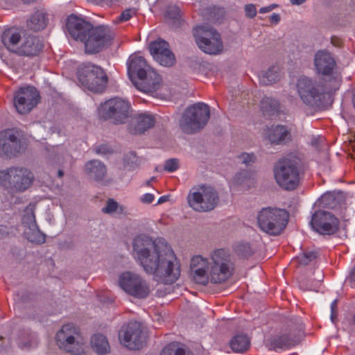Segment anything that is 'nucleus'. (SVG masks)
<instances>
[{
    "label": "nucleus",
    "instance_id": "obj_1",
    "mask_svg": "<svg viewBox=\"0 0 355 355\" xmlns=\"http://www.w3.org/2000/svg\"><path fill=\"white\" fill-rule=\"evenodd\" d=\"M132 255L144 270L157 282L172 284L180 276V264L173 250L148 236L140 234L134 239Z\"/></svg>",
    "mask_w": 355,
    "mask_h": 355
},
{
    "label": "nucleus",
    "instance_id": "obj_2",
    "mask_svg": "<svg viewBox=\"0 0 355 355\" xmlns=\"http://www.w3.org/2000/svg\"><path fill=\"white\" fill-rule=\"evenodd\" d=\"M191 274L194 281L206 285L225 282L232 273V263L229 254L223 249L214 250L209 257L194 256L190 263Z\"/></svg>",
    "mask_w": 355,
    "mask_h": 355
},
{
    "label": "nucleus",
    "instance_id": "obj_3",
    "mask_svg": "<svg viewBox=\"0 0 355 355\" xmlns=\"http://www.w3.org/2000/svg\"><path fill=\"white\" fill-rule=\"evenodd\" d=\"M66 26L70 35L83 43L88 53L99 52L110 45L114 37V33L110 26L101 25L94 27L89 22L74 15L68 17Z\"/></svg>",
    "mask_w": 355,
    "mask_h": 355
},
{
    "label": "nucleus",
    "instance_id": "obj_4",
    "mask_svg": "<svg viewBox=\"0 0 355 355\" xmlns=\"http://www.w3.org/2000/svg\"><path fill=\"white\" fill-rule=\"evenodd\" d=\"M127 65L129 76L137 75L139 78L135 83L139 90L153 94L162 86L160 76L147 64L143 57L132 55L128 60Z\"/></svg>",
    "mask_w": 355,
    "mask_h": 355
},
{
    "label": "nucleus",
    "instance_id": "obj_5",
    "mask_svg": "<svg viewBox=\"0 0 355 355\" xmlns=\"http://www.w3.org/2000/svg\"><path fill=\"white\" fill-rule=\"evenodd\" d=\"M55 342L58 347L71 355H82L85 352L87 340L80 329L72 324H66L56 333Z\"/></svg>",
    "mask_w": 355,
    "mask_h": 355
},
{
    "label": "nucleus",
    "instance_id": "obj_6",
    "mask_svg": "<svg viewBox=\"0 0 355 355\" xmlns=\"http://www.w3.org/2000/svg\"><path fill=\"white\" fill-rule=\"evenodd\" d=\"M300 159L291 155L281 159L274 169L277 183L286 190H292L299 184V166Z\"/></svg>",
    "mask_w": 355,
    "mask_h": 355
},
{
    "label": "nucleus",
    "instance_id": "obj_7",
    "mask_svg": "<svg viewBox=\"0 0 355 355\" xmlns=\"http://www.w3.org/2000/svg\"><path fill=\"white\" fill-rule=\"evenodd\" d=\"M329 84L323 85L315 78L308 76H300L296 83L297 94L301 101L309 106L317 105L321 101L322 95L330 94L334 91H328Z\"/></svg>",
    "mask_w": 355,
    "mask_h": 355
},
{
    "label": "nucleus",
    "instance_id": "obj_8",
    "mask_svg": "<svg viewBox=\"0 0 355 355\" xmlns=\"http://www.w3.org/2000/svg\"><path fill=\"white\" fill-rule=\"evenodd\" d=\"M314 67L317 74L328 78L326 82L329 84L328 91L339 89L342 78L336 69V63L333 55L324 50L318 51L315 54Z\"/></svg>",
    "mask_w": 355,
    "mask_h": 355
},
{
    "label": "nucleus",
    "instance_id": "obj_9",
    "mask_svg": "<svg viewBox=\"0 0 355 355\" xmlns=\"http://www.w3.org/2000/svg\"><path fill=\"white\" fill-rule=\"evenodd\" d=\"M210 117L209 106L204 103H197L187 108L180 121L181 130L191 134L201 130Z\"/></svg>",
    "mask_w": 355,
    "mask_h": 355
},
{
    "label": "nucleus",
    "instance_id": "obj_10",
    "mask_svg": "<svg viewBox=\"0 0 355 355\" xmlns=\"http://www.w3.org/2000/svg\"><path fill=\"white\" fill-rule=\"evenodd\" d=\"M288 214L284 209L265 207L258 214L257 223L260 229L270 234L278 235L286 227Z\"/></svg>",
    "mask_w": 355,
    "mask_h": 355
},
{
    "label": "nucleus",
    "instance_id": "obj_11",
    "mask_svg": "<svg viewBox=\"0 0 355 355\" xmlns=\"http://www.w3.org/2000/svg\"><path fill=\"white\" fill-rule=\"evenodd\" d=\"M33 178V173L24 167H10L0 171L1 184L12 191H24L32 184Z\"/></svg>",
    "mask_w": 355,
    "mask_h": 355
},
{
    "label": "nucleus",
    "instance_id": "obj_12",
    "mask_svg": "<svg viewBox=\"0 0 355 355\" xmlns=\"http://www.w3.org/2000/svg\"><path fill=\"white\" fill-rule=\"evenodd\" d=\"M78 78L84 87L96 93L103 92L107 83L103 69L91 63L84 64L79 68Z\"/></svg>",
    "mask_w": 355,
    "mask_h": 355
},
{
    "label": "nucleus",
    "instance_id": "obj_13",
    "mask_svg": "<svg viewBox=\"0 0 355 355\" xmlns=\"http://www.w3.org/2000/svg\"><path fill=\"white\" fill-rule=\"evenodd\" d=\"M118 284L126 294L135 298L144 299L150 293L148 282L140 275L134 272H121L119 276Z\"/></svg>",
    "mask_w": 355,
    "mask_h": 355
},
{
    "label": "nucleus",
    "instance_id": "obj_14",
    "mask_svg": "<svg viewBox=\"0 0 355 355\" xmlns=\"http://www.w3.org/2000/svg\"><path fill=\"white\" fill-rule=\"evenodd\" d=\"M194 36L198 47L208 54H216L223 50L220 36L209 26H198L194 30Z\"/></svg>",
    "mask_w": 355,
    "mask_h": 355
},
{
    "label": "nucleus",
    "instance_id": "obj_15",
    "mask_svg": "<svg viewBox=\"0 0 355 355\" xmlns=\"http://www.w3.org/2000/svg\"><path fill=\"white\" fill-rule=\"evenodd\" d=\"M130 103L122 98H112L102 103L98 109V114L104 119H112L115 123H123L128 117Z\"/></svg>",
    "mask_w": 355,
    "mask_h": 355
},
{
    "label": "nucleus",
    "instance_id": "obj_16",
    "mask_svg": "<svg viewBox=\"0 0 355 355\" xmlns=\"http://www.w3.org/2000/svg\"><path fill=\"white\" fill-rule=\"evenodd\" d=\"M189 206L197 211H209L217 205L218 196L214 188L200 187L196 191L190 193L187 198Z\"/></svg>",
    "mask_w": 355,
    "mask_h": 355
},
{
    "label": "nucleus",
    "instance_id": "obj_17",
    "mask_svg": "<svg viewBox=\"0 0 355 355\" xmlns=\"http://www.w3.org/2000/svg\"><path fill=\"white\" fill-rule=\"evenodd\" d=\"M26 142L17 131L6 130L0 132V155L15 156L25 150Z\"/></svg>",
    "mask_w": 355,
    "mask_h": 355
},
{
    "label": "nucleus",
    "instance_id": "obj_18",
    "mask_svg": "<svg viewBox=\"0 0 355 355\" xmlns=\"http://www.w3.org/2000/svg\"><path fill=\"white\" fill-rule=\"evenodd\" d=\"M120 343L130 349H139L146 343L140 322H130L119 332Z\"/></svg>",
    "mask_w": 355,
    "mask_h": 355
},
{
    "label": "nucleus",
    "instance_id": "obj_19",
    "mask_svg": "<svg viewBox=\"0 0 355 355\" xmlns=\"http://www.w3.org/2000/svg\"><path fill=\"white\" fill-rule=\"evenodd\" d=\"M37 90L31 86L21 87L15 94L14 105L21 114L28 113L39 102Z\"/></svg>",
    "mask_w": 355,
    "mask_h": 355
},
{
    "label": "nucleus",
    "instance_id": "obj_20",
    "mask_svg": "<svg viewBox=\"0 0 355 355\" xmlns=\"http://www.w3.org/2000/svg\"><path fill=\"white\" fill-rule=\"evenodd\" d=\"M22 224L24 227L25 237L31 243L42 244L46 241V236L38 228L34 213V206L30 205L24 211Z\"/></svg>",
    "mask_w": 355,
    "mask_h": 355
},
{
    "label": "nucleus",
    "instance_id": "obj_21",
    "mask_svg": "<svg viewBox=\"0 0 355 355\" xmlns=\"http://www.w3.org/2000/svg\"><path fill=\"white\" fill-rule=\"evenodd\" d=\"M311 225L321 234H331L337 230L338 221L331 213L318 211L312 216Z\"/></svg>",
    "mask_w": 355,
    "mask_h": 355
},
{
    "label": "nucleus",
    "instance_id": "obj_22",
    "mask_svg": "<svg viewBox=\"0 0 355 355\" xmlns=\"http://www.w3.org/2000/svg\"><path fill=\"white\" fill-rule=\"evenodd\" d=\"M149 49L153 58L161 65L170 67L174 64L175 56L166 41L158 39L152 42L150 44Z\"/></svg>",
    "mask_w": 355,
    "mask_h": 355
},
{
    "label": "nucleus",
    "instance_id": "obj_23",
    "mask_svg": "<svg viewBox=\"0 0 355 355\" xmlns=\"http://www.w3.org/2000/svg\"><path fill=\"white\" fill-rule=\"evenodd\" d=\"M155 124L153 116L147 112L134 114L130 121V130L135 134H141L152 128Z\"/></svg>",
    "mask_w": 355,
    "mask_h": 355
},
{
    "label": "nucleus",
    "instance_id": "obj_24",
    "mask_svg": "<svg viewBox=\"0 0 355 355\" xmlns=\"http://www.w3.org/2000/svg\"><path fill=\"white\" fill-rule=\"evenodd\" d=\"M40 40L34 36H28L18 48L17 53L27 56L37 55L42 49Z\"/></svg>",
    "mask_w": 355,
    "mask_h": 355
},
{
    "label": "nucleus",
    "instance_id": "obj_25",
    "mask_svg": "<svg viewBox=\"0 0 355 355\" xmlns=\"http://www.w3.org/2000/svg\"><path fill=\"white\" fill-rule=\"evenodd\" d=\"M20 40V33L14 28L5 30L1 35L3 44L8 51L12 52H17Z\"/></svg>",
    "mask_w": 355,
    "mask_h": 355
},
{
    "label": "nucleus",
    "instance_id": "obj_26",
    "mask_svg": "<svg viewBox=\"0 0 355 355\" xmlns=\"http://www.w3.org/2000/svg\"><path fill=\"white\" fill-rule=\"evenodd\" d=\"M254 173L249 171H239L232 177L230 182V187L232 189L239 187L249 188L253 183Z\"/></svg>",
    "mask_w": 355,
    "mask_h": 355
},
{
    "label": "nucleus",
    "instance_id": "obj_27",
    "mask_svg": "<svg viewBox=\"0 0 355 355\" xmlns=\"http://www.w3.org/2000/svg\"><path fill=\"white\" fill-rule=\"evenodd\" d=\"M85 171L91 178L96 181L103 180L107 172L105 165L96 159L87 162L85 164Z\"/></svg>",
    "mask_w": 355,
    "mask_h": 355
},
{
    "label": "nucleus",
    "instance_id": "obj_28",
    "mask_svg": "<svg viewBox=\"0 0 355 355\" xmlns=\"http://www.w3.org/2000/svg\"><path fill=\"white\" fill-rule=\"evenodd\" d=\"M267 137L272 143L279 144L290 139V132L286 126L277 125L268 129Z\"/></svg>",
    "mask_w": 355,
    "mask_h": 355
},
{
    "label": "nucleus",
    "instance_id": "obj_29",
    "mask_svg": "<svg viewBox=\"0 0 355 355\" xmlns=\"http://www.w3.org/2000/svg\"><path fill=\"white\" fill-rule=\"evenodd\" d=\"M90 343L93 350L98 355H104L110 352V347L107 338L97 334L92 336Z\"/></svg>",
    "mask_w": 355,
    "mask_h": 355
},
{
    "label": "nucleus",
    "instance_id": "obj_30",
    "mask_svg": "<svg viewBox=\"0 0 355 355\" xmlns=\"http://www.w3.org/2000/svg\"><path fill=\"white\" fill-rule=\"evenodd\" d=\"M250 345V338L244 334L236 335L230 341L232 349L237 353L245 352L249 349Z\"/></svg>",
    "mask_w": 355,
    "mask_h": 355
},
{
    "label": "nucleus",
    "instance_id": "obj_31",
    "mask_svg": "<svg viewBox=\"0 0 355 355\" xmlns=\"http://www.w3.org/2000/svg\"><path fill=\"white\" fill-rule=\"evenodd\" d=\"M280 72L278 67L273 66L267 71L261 72L259 82L264 85L273 84L280 79Z\"/></svg>",
    "mask_w": 355,
    "mask_h": 355
},
{
    "label": "nucleus",
    "instance_id": "obj_32",
    "mask_svg": "<svg viewBox=\"0 0 355 355\" xmlns=\"http://www.w3.org/2000/svg\"><path fill=\"white\" fill-rule=\"evenodd\" d=\"M105 214L115 215L117 216L127 215L128 211L125 207L119 204L113 199H109L106 205L102 209Z\"/></svg>",
    "mask_w": 355,
    "mask_h": 355
},
{
    "label": "nucleus",
    "instance_id": "obj_33",
    "mask_svg": "<svg viewBox=\"0 0 355 355\" xmlns=\"http://www.w3.org/2000/svg\"><path fill=\"white\" fill-rule=\"evenodd\" d=\"M46 25V15L42 12H35L27 22L28 27L35 31L44 29Z\"/></svg>",
    "mask_w": 355,
    "mask_h": 355
},
{
    "label": "nucleus",
    "instance_id": "obj_34",
    "mask_svg": "<svg viewBox=\"0 0 355 355\" xmlns=\"http://www.w3.org/2000/svg\"><path fill=\"white\" fill-rule=\"evenodd\" d=\"M37 343V338L33 333L28 334L27 336H23L18 340L19 347L24 350L32 349L36 347Z\"/></svg>",
    "mask_w": 355,
    "mask_h": 355
},
{
    "label": "nucleus",
    "instance_id": "obj_35",
    "mask_svg": "<svg viewBox=\"0 0 355 355\" xmlns=\"http://www.w3.org/2000/svg\"><path fill=\"white\" fill-rule=\"evenodd\" d=\"M279 107L278 101L270 96H264L260 103L261 110L269 114L277 111Z\"/></svg>",
    "mask_w": 355,
    "mask_h": 355
},
{
    "label": "nucleus",
    "instance_id": "obj_36",
    "mask_svg": "<svg viewBox=\"0 0 355 355\" xmlns=\"http://www.w3.org/2000/svg\"><path fill=\"white\" fill-rule=\"evenodd\" d=\"M165 19L171 20L174 22L179 21L180 17V10L175 6H171L167 7L165 14Z\"/></svg>",
    "mask_w": 355,
    "mask_h": 355
},
{
    "label": "nucleus",
    "instance_id": "obj_37",
    "mask_svg": "<svg viewBox=\"0 0 355 355\" xmlns=\"http://www.w3.org/2000/svg\"><path fill=\"white\" fill-rule=\"evenodd\" d=\"M160 355H193L192 354L188 353L186 354L184 349L182 347L175 348L174 345H168L165 347Z\"/></svg>",
    "mask_w": 355,
    "mask_h": 355
},
{
    "label": "nucleus",
    "instance_id": "obj_38",
    "mask_svg": "<svg viewBox=\"0 0 355 355\" xmlns=\"http://www.w3.org/2000/svg\"><path fill=\"white\" fill-rule=\"evenodd\" d=\"M317 257L315 252H305L297 257L299 264L306 266Z\"/></svg>",
    "mask_w": 355,
    "mask_h": 355
},
{
    "label": "nucleus",
    "instance_id": "obj_39",
    "mask_svg": "<svg viewBox=\"0 0 355 355\" xmlns=\"http://www.w3.org/2000/svg\"><path fill=\"white\" fill-rule=\"evenodd\" d=\"M239 162L246 166H250L256 160V157L253 153H243L237 157Z\"/></svg>",
    "mask_w": 355,
    "mask_h": 355
},
{
    "label": "nucleus",
    "instance_id": "obj_40",
    "mask_svg": "<svg viewBox=\"0 0 355 355\" xmlns=\"http://www.w3.org/2000/svg\"><path fill=\"white\" fill-rule=\"evenodd\" d=\"M179 160L175 158H172L165 162L164 168L168 173H173L179 168Z\"/></svg>",
    "mask_w": 355,
    "mask_h": 355
},
{
    "label": "nucleus",
    "instance_id": "obj_41",
    "mask_svg": "<svg viewBox=\"0 0 355 355\" xmlns=\"http://www.w3.org/2000/svg\"><path fill=\"white\" fill-rule=\"evenodd\" d=\"M334 199V196L331 193H327L324 194L321 198L320 202L321 204L323 205L325 207H329V208H334V205L331 203V201Z\"/></svg>",
    "mask_w": 355,
    "mask_h": 355
},
{
    "label": "nucleus",
    "instance_id": "obj_42",
    "mask_svg": "<svg viewBox=\"0 0 355 355\" xmlns=\"http://www.w3.org/2000/svg\"><path fill=\"white\" fill-rule=\"evenodd\" d=\"M244 10L245 15L249 18H253L257 15V8L252 3L246 4Z\"/></svg>",
    "mask_w": 355,
    "mask_h": 355
},
{
    "label": "nucleus",
    "instance_id": "obj_43",
    "mask_svg": "<svg viewBox=\"0 0 355 355\" xmlns=\"http://www.w3.org/2000/svg\"><path fill=\"white\" fill-rule=\"evenodd\" d=\"M135 15V11L132 9H127L124 10L119 17V21H126L129 20L133 15Z\"/></svg>",
    "mask_w": 355,
    "mask_h": 355
},
{
    "label": "nucleus",
    "instance_id": "obj_44",
    "mask_svg": "<svg viewBox=\"0 0 355 355\" xmlns=\"http://www.w3.org/2000/svg\"><path fill=\"white\" fill-rule=\"evenodd\" d=\"M95 151L98 155H107L111 153L110 148L105 144L96 146Z\"/></svg>",
    "mask_w": 355,
    "mask_h": 355
},
{
    "label": "nucleus",
    "instance_id": "obj_45",
    "mask_svg": "<svg viewBox=\"0 0 355 355\" xmlns=\"http://www.w3.org/2000/svg\"><path fill=\"white\" fill-rule=\"evenodd\" d=\"M155 199V196L152 193H145L140 198V200L141 202L144 204H150Z\"/></svg>",
    "mask_w": 355,
    "mask_h": 355
},
{
    "label": "nucleus",
    "instance_id": "obj_46",
    "mask_svg": "<svg viewBox=\"0 0 355 355\" xmlns=\"http://www.w3.org/2000/svg\"><path fill=\"white\" fill-rule=\"evenodd\" d=\"M337 307V300H334L331 304V320L334 322V318L336 316Z\"/></svg>",
    "mask_w": 355,
    "mask_h": 355
},
{
    "label": "nucleus",
    "instance_id": "obj_47",
    "mask_svg": "<svg viewBox=\"0 0 355 355\" xmlns=\"http://www.w3.org/2000/svg\"><path fill=\"white\" fill-rule=\"evenodd\" d=\"M348 281L352 287L355 288V267L352 269L348 277Z\"/></svg>",
    "mask_w": 355,
    "mask_h": 355
},
{
    "label": "nucleus",
    "instance_id": "obj_48",
    "mask_svg": "<svg viewBox=\"0 0 355 355\" xmlns=\"http://www.w3.org/2000/svg\"><path fill=\"white\" fill-rule=\"evenodd\" d=\"M275 7H276V5H270L269 6L262 7L260 8L259 12H261V13L269 12Z\"/></svg>",
    "mask_w": 355,
    "mask_h": 355
},
{
    "label": "nucleus",
    "instance_id": "obj_49",
    "mask_svg": "<svg viewBox=\"0 0 355 355\" xmlns=\"http://www.w3.org/2000/svg\"><path fill=\"white\" fill-rule=\"evenodd\" d=\"M280 21V16L279 14L273 13L270 16V21L274 24H277Z\"/></svg>",
    "mask_w": 355,
    "mask_h": 355
},
{
    "label": "nucleus",
    "instance_id": "obj_50",
    "mask_svg": "<svg viewBox=\"0 0 355 355\" xmlns=\"http://www.w3.org/2000/svg\"><path fill=\"white\" fill-rule=\"evenodd\" d=\"M167 200H168V196H161L157 201V204H162L164 202H166Z\"/></svg>",
    "mask_w": 355,
    "mask_h": 355
},
{
    "label": "nucleus",
    "instance_id": "obj_51",
    "mask_svg": "<svg viewBox=\"0 0 355 355\" xmlns=\"http://www.w3.org/2000/svg\"><path fill=\"white\" fill-rule=\"evenodd\" d=\"M146 76H147L146 79L148 80L147 82H148V83L150 85H152V84L155 83V78H154V77L153 78H149L148 77L149 76L148 74Z\"/></svg>",
    "mask_w": 355,
    "mask_h": 355
},
{
    "label": "nucleus",
    "instance_id": "obj_52",
    "mask_svg": "<svg viewBox=\"0 0 355 355\" xmlns=\"http://www.w3.org/2000/svg\"><path fill=\"white\" fill-rule=\"evenodd\" d=\"M293 4L300 5L304 2L306 0H291Z\"/></svg>",
    "mask_w": 355,
    "mask_h": 355
},
{
    "label": "nucleus",
    "instance_id": "obj_53",
    "mask_svg": "<svg viewBox=\"0 0 355 355\" xmlns=\"http://www.w3.org/2000/svg\"><path fill=\"white\" fill-rule=\"evenodd\" d=\"M88 2L94 3V4H100L102 0H87Z\"/></svg>",
    "mask_w": 355,
    "mask_h": 355
},
{
    "label": "nucleus",
    "instance_id": "obj_54",
    "mask_svg": "<svg viewBox=\"0 0 355 355\" xmlns=\"http://www.w3.org/2000/svg\"><path fill=\"white\" fill-rule=\"evenodd\" d=\"M58 176H59L60 178H61V177H62V175H63V174H64V173H63V171H62L60 170V171H58Z\"/></svg>",
    "mask_w": 355,
    "mask_h": 355
},
{
    "label": "nucleus",
    "instance_id": "obj_55",
    "mask_svg": "<svg viewBox=\"0 0 355 355\" xmlns=\"http://www.w3.org/2000/svg\"><path fill=\"white\" fill-rule=\"evenodd\" d=\"M22 1L25 3H31V2L33 1L34 0H22Z\"/></svg>",
    "mask_w": 355,
    "mask_h": 355
},
{
    "label": "nucleus",
    "instance_id": "obj_56",
    "mask_svg": "<svg viewBox=\"0 0 355 355\" xmlns=\"http://www.w3.org/2000/svg\"><path fill=\"white\" fill-rule=\"evenodd\" d=\"M353 103H354V107H355V94H354V99H353Z\"/></svg>",
    "mask_w": 355,
    "mask_h": 355
}]
</instances>
